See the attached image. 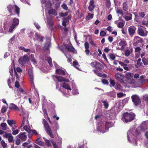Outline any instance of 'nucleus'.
<instances>
[{
	"instance_id": "obj_16",
	"label": "nucleus",
	"mask_w": 148,
	"mask_h": 148,
	"mask_svg": "<svg viewBox=\"0 0 148 148\" xmlns=\"http://www.w3.org/2000/svg\"><path fill=\"white\" fill-rule=\"evenodd\" d=\"M56 73L58 75H65V72L63 70L60 69H57L56 70Z\"/></svg>"
},
{
	"instance_id": "obj_40",
	"label": "nucleus",
	"mask_w": 148,
	"mask_h": 148,
	"mask_svg": "<svg viewBox=\"0 0 148 148\" xmlns=\"http://www.w3.org/2000/svg\"><path fill=\"white\" fill-rule=\"evenodd\" d=\"M21 50L24 51L25 52H28L30 51V50L29 49H26L25 48L23 47H21L19 48Z\"/></svg>"
},
{
	"instance_id": "obj_39",
	"label": "nucleus",
	"mask_w": 148,
	"mask_h": 148,
	"mask_svg": "<svg viewBox=\"0 0 148 148\" xmlns=\"http://www.w3.org/2000/svg\"><path fill=\"white\" fill-rule=\"evenodd\" d=\"M16 27L14 26L13 25H12L11 26H10L9 30H8V32L9 33H12V32L13 30Z\"/></svg>"
},
{
	"instance_id": "obj_28",
	"label": "nucleus",
	"mask_w": 148,
	"mask_h": 148,
	"mask_svg": "<svg viewBox=\"0 0 148 148\" xmlns=\"http://www.w3.org/2000/svg\"><path fill=\"white\" fill-rule=\"evenodd\" d=\"M45 145L47 147H50L51 146V145L50 141L46 138H45Z\"/></svg>"
},
{
	"instance_id": "obj_8",
	"label": "nucleus",
	"mask_w": 148,
	"mask_h": 148,
	"mask_svg": "<svg viewBox=\"0 0 148 148\" xmlns=\"http://www.w3.org/2000/svg\"><path fill=\"white\" fill-rule=\"evenodd\" d=\"M127 45L126 41L125 40H121L119 43V45L121 47L117 48L119 50H123Z\"/></svg>"
},
{
	"instance_id": "obj_6",
	"label": "nucleus",
	"mask_w": 148,
	"mask_h": 148,
	"mask_svg": "<svg viewBox=\"0 0 148 148\" xmlns=\"http://www.w3.org/2000/svg\"><path fill=\"white\" fill-rule=\"evenodd\" d=\"M134 43H133V45L134 46H138L139 45V43H142L143 41V39L138 36H135L134 37Z\"/></svg>"
},
{
	"instance_id": "obj_10",
	"label": "nucleus",
	"mask_w": 148,
	"mask_h": 148,
	"mask_svg": "<svg viewBox=\"0 0 148 148\" xmlns=\"http://www.w3.org/2000/svg\"><path fill=\"white\" fill-rule=\"evenodd\" d=\"M114 76L116 79L120 82L121 83H123L124 82L123 80L124 77L121 74L119 73H116L114 75Z\"/></svg>"
},
{
	"instance_id": "obj_14",
	"label": "nucleus",
	"mask_w": 148,
	"mask_h": 148,
	"mask_svg": "<svg viewBox=\"0 0 148 148\" xmlns=\"http://www.w3.org/2000/svg\"><path fill=\"white\" fill-rule=\"evenodd\" d=\"M84 46L86 49L85 52L86 54L88 55H89L90 52L89 50L88 49L89 48L88 42H86L84 43Z\"/></svg>"
},
{
	"instance_id": "obj_38",
	"label": "nucleus",
	"mask_w": 148,
	"mask_h": 148,
	"mask_svg": "<svg viewBox=\"0 0 148 148\" xmlns=\"http://www.w3.org/2000/svg\"><path fill=\"white\" fill-rule=\"evenodd\" d=\"M1 126L3 127L2 129L3 130H5L7 129V124L5 123H2L1 124Z\"/></svg>"
},
{
	"instance_id": "obj_42",
	"label": "nucleus",
	"mask_w": 148,
	"mask_h": 148,
	"mask_svg": "<svg viewBox=\"0 0 148 148\" xmlns=\"http://www.w3.org/2000/svg\"><path fill=\"white\" fill-rule=\"evenodd\" d=\"M51 142L54 148H59L58 147L55 141L52 140H51Z\"/></svg>"
},
{
	"instance_id": "obj_29",
	"label": "nucleus",
	"mask_w": 148,
	"mask_h": 148,
	"mask_svg": "<svg viewBox=\"0 0 148 148\" xmlns=\"http://www.w3.org/2000/svg\"><path fill=\"white\" fill-rule=\"evenodd\" d=\"M129 15L130 16H124L123 18L125 19V20L127 21L129 20H131L132 18V15L131 14H129Z\"/></svg>"
},
{
	"instance_id": "obj_4",
	"label": "nucleus",
	"mask_w": 148,
	"mask_h": 148,
	"mask_svg": "<svg viewBox=\"0 0 148 148\" xmlns=\"http://www.w3.org/2000/svg\"><path fill=\"white\" fill-rule=\"evenodd\" d=\"M29 61V58L27 55H25L23 57H21L18 60V63L22 67H25V64Z\"/></svg>"
},
{
	"instance_id": "obj_26",
	"label": "nucleus",
	"mask_w": 148,
	"mask_h": 148,
	"mask_svg": "<svg viewBox=\"0 0 148 148\" xmlns=\"http://www.w3.org/2000/svg\"><path fill=\"white\" fill-rule=\"evenodd\" d=\"M46 60L50 67H52L53 66L52 59L51 57H47Z\"/></svg>"
},
{
	"instance_id": "obj_54",
	"label": "nucleus",
	"mask_w": 148,
	"mask_h": 148,
	"mask_svg": "<svg viewBox=\"0 0 148 148\" xmlns=\"http://www.w3.org/2000/svg\"><path fill=\"white\" fill-rule=\"evenodd\" d=\"M62 7L65 10H68V7L67 5L65 3H64L62 5Z\"/></svg>"
},
{
	"instance_id": "obj_43",
	"label": "nucleus",
	"mask_w": 148,
	"mask_h": 148,
	"mask_svg": "<svg viewBox=\"0 0 148 148\" xmlns=\"http://www.w3.org/2000/svg\"><path fill=\"white\" fill-rule=\"evenodd\" d=\"M23 128L28 133H30L32 130L31 129H30L27 125L24 126Z\"/></svg>"
},
{
	"instance_id": "obj_36",
	"label": "nucleus",
	"mask_w": 148,
	"mask_h": 148,
	"mask_svg": "<svg viewBox=\"0 0 148 148\" xmlns=\"http://www.w3.org/2000/svg\"><path fill=\"white\" fill-rule=\"evenodd\" d=\"M105 5L106 6L109 8L111 6L110 0H106Z\"/></svg>"
},
{
	"instance_id": "obj_3",
	"label": "nucleus",
	"mask_w": 148,
	"mask_h": 148,
	"mask_svg": "<svg viewBox=\"0 0 148 148\" xmlns=\"http://www.w3.org/2000/svg\"><path fill=\"white\" fill-rule=\"evenodd\" d=\"M43 123L45 131L47 134L51 138H53L54 137L52 130L50 127L47 122L45 119H43Z\"/></svg>"
},
{
	"instance_id": "obj_59",
	"label": "nucleus",
	"mask_w": 148,
	"mask_h": 148,
	"mask_svg": "<svg viewBox=\"0 0 148 148\" xmlns=\"http://www.w3.org/2000/svg\"><path fill=\"white\" fill-rule=\"evenodd\" d=\"M68 14L67 12H66L65 13L62 12L60 14V16L62 17H64L67 16Z\"/></svg>"
},
{
	"instance_id": "obj_55",
	"label": "nucleus",
	"mask_w": 148,
	"mask_h": 148,
	"mask_svg": "<svg viewBox=\"0 0 148 148\" xmlns=\"http://www.w3.org/2000/svg\"><path fill=\"white\" fill-rule=\"evenodd\" d=\"M141 59L140 58L138 59L137 62V64L138 65L141 66L142 64V63L141 62Z\"/></svg>"
},
{
	"instance_id": "obj_17",
	"label": "nucleus",
	"mask_w": 148,
	"mask_h": 148,
	"mask_svg": "<svg viewBox=\"0 0 148 148\" xmlns=\"http://www.w3.org/2000/svg\"><path fill=\"white\" fill-rule=\"evenodd\" d=\"M9 108L11 110H14L17 111H19V109L18 107L14 103H11L9 107Z\"/></svg>"
},
{
	"instance_id": "obj_52",
	"label": "nucleus",
	"mask_w": 148,
	"mask_h": 148,
	"mask_svg": "<svg viewBox=\"0 0 148 148\" xmlns=\"http://www.w3.org/2000/svg\"><path fill=\"white\" fill-rule=\"evenodd\" d=\"M26 120H27V118L26 117L24 116L23 117V120L21 125V127H22L24 125L25 121Z\"/></svg>"
},
{
	"instance_id": "obj_13",
	"label": "nucleus",
	"mask_w": 148,
	"mask_h": 148,
	"mask_svg": "<svg viewBox=\"0 0 148 148\" xmlns=\"http://www.w3.org/2000/svg\"><path fill=\"white\" fill-rule=\"evenodd\" d=\"M148 32L145 33L143 29L140 28H138L137 30V33L138 34L142 36H145L147 34Z\"/></svg>"
},
{
	"instance_id": "obj_63",
	"label": "nucleus",
	"mask_w": 148,
	"mask_h": 148,
	"mask_svg": "<svg viewBox=\"0 0 148 148\" xmlns=\"http://www.w3.org/2000/svg\"><path fill=\"white\" fill-rule=\"evenodd\" d=\"M114 93V92L112 91V92H107L106 93V95H107L108 96H110V97H112L113 94Z\"/></svg>"
},
{
	"instance_id": "obj_24",
	"label": "nucleus",
	"mask_w": 148,
	"mask_h": 148,
	"mask_svg": "<svg viewBox=\"0 0 148 148\" xmlns=\"http://www.w3.org/2000/svg\"><path fill=\"white\" fill-rule=\"evenodd\" d=\"M45 7L47 8H50L52 6V4L50 0H48L46 3Z\"/></svg>"
},
{
	"instance_id": "obj_51",
	"label": "nucleus",
	"mask_w": 148,
	"mask_h": 148,
	"mask_svg": "<svg viewBox=\"0 0 148 148\" xmlns=\"http://www.w3.org/2000/svg\"><path fill=\"white\" fill-rule=\"evenodd\" d=\"M101 82L104 84H108V81L105 79H101Z\"/></svg>"
},
{
	"instance_id": "obj_22",
	"label": "nucleus",
	"mask_w": 148,
	"mask_h": 148,
	"mask_svg": "<svg viewBox=\"0 0 148 148\" xmlns=\"http://www.w3.org/2000/svg\"><path fill=\"white\" fill-rule=\"evenodd\" d=\"M49 14H52L55 16H56L57 14V12L53 9L49 10L48 11Z\"/></svg>"
},
{
	"instance_id": "obj_21",
	"label": "nucleus",
	"mask_w": 148,
	"mask_h": 148,
	"mask_svg": "<svg viewBox=\"0 0 148 148\" xmlns=\"http://www.w3.org/2000/svg\"><path fill=\"white\" fill-rule=\"evenodd\" d=\"M55 77L56 78L58 82H63L65 80V78L62 76L56 75L55 76Z\"/></svg>"
},
{
	"instance_id": "obj_41",
	"label": "nucleus",
	"mask_w": 148,
	"mask_h": 148,
	"mask_svg": "<svg viewBox=\"0 0 148 148\" xmlns=\"http://www.w3.org/2000/svg\"><path fill=\"white\" fill-rule=\"evenodd\" d=\"M1 144L3 148H5L7 147V145L3 140L1 141Z\"/></svg>"
},
{
	"instance_id": "obj_62",
	"label": "nucleus",
	"mask_w": 148,
	"mask_h": 148,
	"mask_svg": "<svg viewBox=\"0 0 148 148\" xmlns=\"http://www.w3.org/2000/svg\"><path fill=\"white\" fill-rule=\"evenodd\" d=\"M7 110L6 108L5 107H3L1 109V112L2 113H4L6 112Z\"/></svg>"
},
{
	"instance_id": "obj_57",
	"label": "nucleus",
	"mask_w": 148,
	"mask_h": 148,
	"mask_svg": "<svg viewBox=\"0 0 148 148\" xmlns=\"http://www.w3.org/2000/svg\"><path fill=\"white\" fill-rule=\"evenodd\" d=\"M143 99L148 103V95H145L143 96Z\"/></svg>"
},
{
	"instance_id": "obj_30",
	"label": "nucleus",
	"mask_w": 148,
	"mask_h": 148,
	"mask_svg": "<svg viewBox=\"0 0 148 148\" xmlns=\"http://www.w3.org/2000/svg\"><path fill=\"white\" fill-rule=\"evenodd\" d=\"M62 87L68 90H71V89L70 86H69L68 84L64 82L63 83Z\"/></svg>"
},
{
	"instance_id": "obj_48",
	"label": "nucleus",
	"mask_w": 148,
	"mask_h": 148,
	"mask_svg": "<svg viewBox=\"0 0 148 148\" xmlns=\"http://www.w3.org/2000/svg\"><path fill=\"white\" fill-rule=\"evenodd\" d=\"M35 143L41 146H42L44 145V142L41 140L39 141L38 142H35Z\"/></svg>"
},
{
	"instance_id": "obj_35",
	"label": "nucleus",
	"mask_w": 148,
	"mask_h": 148,
	"mask_svg": "<svg viewBox=\"0 0 148 148\" xmlns=\"http://www.w3.org/2000/svg\"><path fill=\"white\" fill-rule=\"evenodd\" d=\"M93 14H91L90 13H88V16L86 18V20H89L90 19H92L93 18Z\"/></svg>"
},
{
	"instance_id": "obj_58",
	"label": "nucleus",
	"mask_w": 148,
	"mask_h": 148,
	"mask_svg": "<svg viewBox=\"0 0 148 148\" xmlns=\"http://www.w3.org/2000/svg\"><path fill=\"white\" fill-rule=\"evenodd\" d=\"M130 52L129 50H126L125 51V54L126 56H128L130 54Z\"/></svg>"
},
{
	"instance_id": "obj_7",
	"label": "nucleus",
	"mask_w": 148,
	"mask_h": 148,
	"mask_svg": "<svg viewBox=\"0 0 148 148\" xmlns=\"http://www.w3.org/2000/svg\"><path fill=\"white\" fill-rule=\"evenodd\" d=\"M3 137L8 138V141L9 143H13L14 141V137L11 133L5 132V134L3 135Z\"/></svg>"
},
{
	"instance_id": "obj_1",
	"label": "nucleus",
	"mask_w": 148,
	"mask_h": 148,
	"mask_svg": "<svg viewBox=\"0 0 148 148\" xmlns=\"http://www.w3.org/2000/svg\"><path fill=\"white\" fill-rule=\"evenodd\" d=\"M135 116L136 115L134 113L132 112H125L123 115L122 120L125 123H127L134 120Z\"/></svg>"
},
{
	"instance_id": "obj_20",
	"label": "nucleus",
	"mask_w": 148,
	"mask_h": 148,
	"mask_svg": "<svg viewBox=\"0 0 148 148\" xmlns=\"http://www.w3.org/2000/svg\"><path fill=\"white\" fill-rule=\"evenodd\" d=\"M125 77L128 79H130L131 77L133 76V75L132 74L129 72H127L126 71H125Z\"/></svg>"
},
{
	"instance_id": "obj_9",
	"label": "nucleus",
	"mask_w": 148,
	"mask_h": 148,
	"mask_svg": "<svg viewBox=\"0 0 148 148\" xmlns=\"http://www.w3.org/2000/svg\"><path fill=\"white\" fill-rule=\"evenodd\" d=\"M26 134L25 132H21L17 136V137H18L22 141H25L27 138Z\"/></svg>"
},
{
	"instance_id": "obj_53",
	"label": "nucleus",
	"mask_w": 148,
	"mask_h": 148,
	"mask_svg": "<svg viewBox=\"0 0 148 148\" xmlns=\"http://www.w3.org/2000/svg\"><path fill=\"white\" fill-rule=\"evenodd\" d=\"M19 132V130H18L17 129V130H14V131H13V132H12V134L13 135H16Z\"/></svg>"
},
{
	"instance_id": "obj_49",
	"label": "nucleus",
	"mask_w": 148,
	"mask_h": 148,
	"mask_svg": "<svg viewBox=\"0 0 148 148\" xmlns=\"http://www.w3.org/2000/svg\"><path fill=\"white\" fill-rule=\"evenodd\" d=\"M31 132H32L33 134H34L37 136L39 135V134L37 132V131L35 130H32Z\"/></svg>"
},
{
	"instance_id": "obj_5",
	"label": "nucleus",
	"mask_w": 148,
	"mask_h": 148,
	"mask_svg": "<svg viewBox=\"0 0 148 148\" xmlns=\"http://www.w3.org/2000/svg\"><path fill=\"white\" fill-rule=\"evenodd\" d=\"M131 98L133 102L136 106H137L140 104L141 101L139 96L136 95H132Z\"/></svg>"
},
{
	"instance_id": "obj_25",
	"label": "nucleus",
	"mask_w": 148,
	"mask_h": 148,
	"mask_svg": "<svg viewBox=\"0 0 148 148\" xmlns=\"http://www.w3.org/2000/svg\"><path fill=\"white\" fill-rule=\"evenodd\" d=\"M53 129L54 131L55 132V133L58 135L57 130L59 129V127L58 123H56L53 127Z\"/></svg>"
},
{
	"instance_id": "obj_50",
	"label": "nucleus",
	"mask_w": 148,
	"mask_h": 148,
	"mask_svg": "<svg viewBox=\"0 0 148 148\" xmlns=\"http://www.w3.org/2000/svg\"><path fill=\"white\" fill-rule=\"evenodd\" d=\"M15 142H16V144L17 145H19L21 143V139H20L19 138H16L15 140Z\"/></svg>"
},
{
	"instance_id": "obj_46",
	"label": "nucleus",
	"mask_w": 148,
	"mask_h": 148,
	"mask_svg": "<svg viewBox=\"0 0 148 148\" xmlns=\"http://www.w3.org/2000/svg\"><path fill=\"white\" fill-rule=\"evenodd\" d=\"M124 26V23L121 22H120L117 24V27L119 28H122Z\"/></svg>"
},
{
	"instance_id": "obj_27",
	"label": "nucleus",
	"mask_w": 148,
	"mask_h": 148,
	"mask_svg": "<svg viewBox=\"0 0 148 148\" xmlns=\"http://www.w3.org/2000/svg\"><path fill=\"white\" fill-rule=\"evenodd\" d=\"M101 102L103 103L105 108L106 109H107L109 106V104L108 103L107 100H102Z\"/></svg>"
},
{
	"instance_id": "obj_11",
	"label": "nucleus",
	"mask_w": 148,
	"mask_h": 148,
	"mask_svg": "<svg viewBox=\"0 0 148 148\" xmlns=\"http://www.w3.org/2000/svg\"><path fill=\"white\" fill-rule=\"evenodd\" d=\"M136 28L135 27L131 26L128 28L129 34L131 37H132L135 33Z\"/></svg>"
},
{
	"instance_id": "obj_15",
	"label": "nucleus",
	"mask_w": 148,
	"mask_h": 148,
	"mask_svg": "<svg viewBox=\"0 0 148 148\" xmlns=\"http://www.w3.org/2000/svg\"><path fill=\"white\" fill-rule=\"evenodd\" d=\"M35 38H36V40H39V41L42 42L43 41V39L44 38V37L42 36H41L40 34H38L37 33H36L35 34Z\"/></svg>"
},
{
	"instance_id": "obj_60",
	"label": "nucleus",
	"mask_w": 148,
	"mask_h": 148,
	"mask_svg": "<svg viewBox=\"0 0 148 148\" xmlns=\"http://www.w3.org/2000/svg\"><path fill=\"white\" fill-rule=\"evenodd\" d=\"M97 61H95V62H92L90 63L91 66L93 67L94 68L96 64L97 63Z\"/></svg>"
},
{
	"instance_id": "obj_12",
	"label": "nucleus",
	"mask_w": 148,
	"mask_h": 148,
	"mask_svg": "<svg viewBox=\"0 0 148 148\" xmlns=\"http://www.w3.org/2000/svg\"><path fill=\"white\" fill-rule=\"evenodd\" d=\"M33 70L32 69H29L28 71V73L29 75L30 81L32 84H34V76Z\"/></svg>"
},
{
	"instance_id": "obj_33",
	"label": "nucleus",
	"mask_w": 148,
	"mask_h": 148,
	"mask_svg": "<svg viewBox=\"0 0 148 148\" xmlns=\"http://www.w3.org/2000/svg\"><path fill=\"white\" fill-rule=\"evenodd\" d=\"M142 60L144 65H146L148 64V58H142Z\"/></svg>"
},
{
	"instance_id": "obj_32",
	"label": "nucleus",
	"mask_w": 148,
	"mask_h": 148,
	"mask_svg": "<svg viewBox=\"0 0 148 148\" xmlns=\"http://www.w3.org/2000/svg\"><path fill=\"white\" fill-rule=\"evenodd\" d=\"M7 123H8V125L10 126H12V125L14 124H15V122L12 119H11V120L8 119L7 120Z\"/></svg>"
},
{
	"instance_id": "obj_2",
	"label": "nucleus",
	"mask_w": 148,
	"mask_h": 148,
	"mask_svg": "<svg viewBox=\"0 0 148 148\" xmlns=\"http://www.w3.org/2000/svg\"><path fill=\"white\" fill-rule=\"evenodd\" d=\"M14 6L15 9L13 6L10 5L8 6L7 9L10 14V16H11L15 14H14L13 13L14 11L17 14L18 17H19L20 16V8L16 5H15Z\"/></svg>"
},
{
	"instance_id": "obj_19",
	"label": "nucleus",
	"mask_w": 148,
	"mask_h": 148,
	"mask_svg": "<svg viewBox=\"0 0 148 148\" xmlns=\"http://www.w3.org/2000/svg\"><path fill=\"white\" fill-rule=\"evenodd\" d=\"M65 47L69 52H73L75 51V49L73 47H71L68 45H66Z\"/></svg>"
},
{
	"instance_id": "obj_23",
	"label": "nucleus",
	"mask_w": 148,
	"mask_h": 148,
	"mask_svg": "<svg viewBox=\"0 0 148 148\" xmlns=\"http://www.w3.org/2000/svg\"><path fill=\"white\" fill-rule=\"evenodd\" d=\"M128 6L127 4V2H125L123 4V9L125 11H127L128 9Z\"/></svg>"
},
{
	"instance_id": "obj_61",
	"label": "nucleus",
	"mask_w": 148,
	"mask_h": 148,
	"mask_svg": "<svg viewBox=\"0 0 148 148\" xmlns=\"http://www.w3.org/2000/svg\"><path fill=\"white\" fill-rule=\"evenodd\" d=\"M139 17L143 18L145 16V13L143 12H142L139 13Z\"/></svg>"
},
{
	"instance_id": "obj_64",
	"label": "nucleus",
	"mask_w": 148,
	"mask_h": 148,
	"mask_svg": "<svg viewBox=\"0 0 148 148\" xmlns=\"http://www.w3.org/2000/svg\"><path fill=\"white\" fill-rule=\"evenodd\" d=\"M106 33L103 31H101L100 32V35L101 36H106Z\"/></svg>"
},
{
	"instance_id": "obj_18",
	"label": "nucleus",
	"mask_w": 148,
	"mask_h": 148,
	"mask_svg": "<svg viewBox=\"0 0 148 148\" xmlns=\"http://www.w3.org/2000/svg\"><path fill=\"white\" fill-rule=\"evenodd\" d=\"M19 22V20L18 19L16 18H14L13 19L12 23V25L16 27L18 25Z\"/></svg>"
},
{
	"instance_id": "obj_56",
	"label": "nucleus",
	"mask_w": 148,
	"mask_h": 148,
	"mask_svg": "<svg viewBox=\"0 0 148 148\" xmlns=\"http://www.w3.org/2000/svg\"><path fill=\"white\" fill-rule=\"evenodd\" d=\"M116 12L117 13L121 15L122 16L123 15V11L120 9H117L116 10Z\"/></svg>"
},
{
	"instance_id": "obj_44",
	"label": "nucleus",
	"mask_w": 148,
	"mask_h": 148,
	"mask_svg": "<svg viewBox=\"0 0 148 148\" xmlns=\"http://www.w3.org/2000/svg\"><path fill=\"white\" fill-rule=\"evenodd\" d=\"M95 8V5H89L88 7V9L90 11H92Z\"/></svg>"
},
{
	"instance_id": "obj_45",
	"label": "nucleus",
	"mask_w": 148,
	"mask_h": 148,
	"mask_svg": "<svg viewBox=\"0 0 148 148\" xmlns=\"http://www.w3.org/2000/svg\"><path fill=\"white\" fill-rule=\"evenodd\" d=\"M121 85L118 84H116L115 85L114 88L117 90H120L121 89Z\"/></svg>"
},
{
	"instance_id": "obj_37",
	"label": "nucleus",
	"mask_w": 148,
	"mask_h": 148,
	"mask_svg": "<svg viewBox=\"0 0 148 148\" xmlns=\"http://www.w3.org/2000/svg\"><path fill=\"white\" fill-rule=\"evenodd\" d=\"M111 127V124L110 123L108 122H106L105 125V128L106 129H108V128Z\"/></svg>"
},
{
	"instance_id": "obj_34",
	"label": "nucleus",
	"mask_w": 148,
	"mask_h": 148,
	"mask_svg": "<svg viewBox=\"0 0 148 148\" xmlns=\"http://www.w3.org/2000/svg\"><path fill=\"white\" fill-rule=\"evenodd\" d=\"M101 64L97 61L95 66L94 68L96 69L99 70L101 69Z\"/></svg>"
},
{
	"instance_id": "obj_47",
	"label": "nucleus",
	"mask_w": 148,
	"mask_h": 148,
	"mask_svg": "<svg viewBox=\"0 0 148 148\" xmlns=\"http://www.w3.org/2000/svg\"><path fill=\"white\" fill-rule=\"evenodd\" d=\"M109 58L112 60H114L115 59L116 57L114 54H110L109 55Z\"/></svg>"
},
{
	"instance_id": "obj_31",
	"label": "nucleus",
	"mask_w": 148,
	"mask_h": 148,
	"mask_svg": "<svg viewBox=\"0 0 148 148\" xmlns=\"http://www.w3.org/2000/svg\"><path fill=\"white\" fill-rule=\"evenodd\" d=\"M110 87H112L115 86V83L114 80H112L111 78H110Z\"/></svg>"
}]
</instances>
